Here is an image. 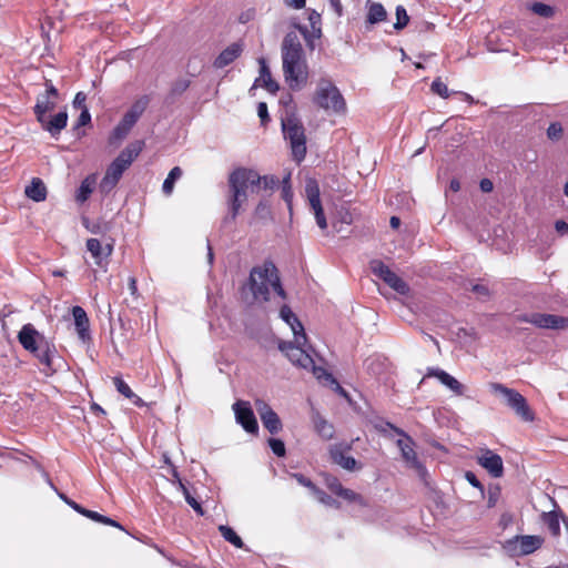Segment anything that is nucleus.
<instances>
[{"label": "nucleus", "mask_w": 568, "mask_h": 568, "mask_svg": "<svg viewBox=\"0 0 568 568\" xmlns=\"http://www.w3.org/2000/svg\"><path fill=\"white\" fill-rule=\"evenodd\" d=\"M280 317L291 327L294 335V341L281 342L278 344V348L285 353L287 358L294 365L304 369H311L320 382H323L327 385L335 383V378L331 373L322 367L315 366L312 355L314 351L312 346L307 345L304 326L287 305L282 306L280 311Z\"/></svg>", "instance_id": "f257e3e1"}, {"label": "nucleus", "mask_w": 568, "mask_h": 568, "mask_svg": "<svg viewBox=\"0 0 568 568\" xmlns=\"http://www.w3.org/2000/svg\"><path fill=\"white\" fill-rule=\"evenodd\" d=\"M284 80L293 91L302 90L308 81V65L296 33H287L282 43Z\"/></svg>", "instance_id": "f03ea898"}, {"label": "nucleus", "mask_w": 568, "mask_h": 568, "mask_svg": "<svg viewBox=\"0 0 568 568\" xmlns=\"http://www.w3.org/2000/svg\"><path fill=\"white\" fill-rule=\"evenodd\" d=\"M247 286L255 301H268L271 291H274L282 298L286 297L285 291L281 285L277 268L272 262H265L253 267Z\"/></svg>", "instance_id": "7ed1b4c3"}, {"label": "nucleus", "mask_w": 568, "mask_h": 568, "mask_svg": "<svg viewBox=\"0 0 568 568\" xmlns=\"http://www.w3.org/2000/svg\"><path fill=\"white\" fill-rule=\"evenodd\" d=\"M143 141H134L123 149L120 154L112 161L100 182L99 189L101 193H110L122 178L125 170L139 156L143 149Z\"/></svg>", "instance_id": "20e7f679"}, {"label": "nucleus", "mask_w": 568, "mask_h": 568, "mask_svg": "<svg viewBox=\"0 0 568 568\" xmlns=\"http://www.w3.org/2000/svg\"><path fill=\"white\" fill-rule=\"evenodd\" d=\"M313 103L329 115L346 112V102L343 94L328 78H321L317 81L313 93Z\"/></svg>", "instance_id": "39448f33"}, {"label": "nucleus", "mask_w": 568, "mask_h": 568, "mask_svg": "<svg viewBox=\"0 0 568 568\" xmlns=\"http://www.w3.org/2000/svg\"><path fill=\"white\" fill-rule=\"evenodd\" d=\"M258 182V173L254 170L239 169L235 170L229 179L232 197L230 201L231 219L235 220L242 204L247 200L251 186Z\"/></svg>", "instance_id": "423d86ee"}, {"label": "nucleus", "mask_w": 568, "mask_h": 568, "mask_svg": "<svg viewBox=\"0 0 568 568\" xmlns=\"http://www.w3.org/2000/svg\"><path fill=\"white\" fill-rule=\"evenodd\" d=\"M282 129L285 140L290 142L293 158L302 162L306 155V136L301 121L294 115L282 119Z\"/></svg>", "instance_id": "0eeeda50"}, {"label": "nucleus", "mask_w": 568, "mask_h": 568, "mask_svg": "<svg viewBox=\"0 0 568 568\" xmlns=\"http://www.w3.org/2000/svg\"><path fill=\"white\" fill-rule=\"evenodd\" d=\"M490 390L500 395L506 399V404L515 410V413L525 422H532L535 418L534 413L531 412L529 405L527 404L526 398L513 388H508L507 386L500 383H491L489 385Z\"/></svg>", "instance_id": "6e6552de"}, {"label": "nucleus", "mask_w": 568, "mask_h": 568, "mask_svg": "<svg viewBox=\"0 0 568 568\" xmlns=\"http://www.w3.org/2000/svg\"><path fill=\"white\" fill-rule=\"evenodd\" d=\"M544 537L539 535H518L503 542V549L510 557H521L534 554L542 547Z\"/></svg>", "instance_id": "1a4fd4ad"}, {"label": "nucleus", "mask_w": 568, "mask_h": 568, "mask_svg": "<svg viewBox=\"0 0 568 568\" xmlns=\"http://www.w3.org/2000/svg\"><path fill=\"white\" fill-rule=\"evenodd\" d=\"M385 425L403 437L397 440V446L402 453V457L410 467L415 468L417 473L423 476L426 473V469L417 459L413 439L406 435L404 430L394 426L393 424L387 422Z\"/></svg>", "instance_id": "9d476101"}, {"label": "nucleus", "mask_w": 568, "mask_h": 568, "mask_svg": "<svg viewBox=\"0 0 568 568\" xmlns=\"http://www.w3.org/2000/svg\"><path fill=\"white\" fill-rule=\"evenodd\" d=\"M372 273L383 280L389 287L402 295H406L409 291L408 285L395 274L386 264L379 260H373L369 263Z\"/></svg>", "instance_id": "9b49d317"}, {"label": "nucleus", "mask_w": 568, "mask_h": 568, "mask_svg": "<svg viewBox=\"0 0 568 568\" xmlns=\"http://www.w3.org/2000/svg\"><path fill=\"white\" fill-rule=\"evenodd\" d=\"M305 195L308 201L310 207L314 213L316 224L320 229L327 227V221L322 207L320 186L315 179H307L305 183Z\"/></svg>", "instance_id": "f8f14e48"}, {"label": "nucleus", "mask_w": 568, "mask_h": 568, "mask_svg": "<svg viewBox=\"0 0 568 568\" xmlns=\"http://www.w3.org/2000/svg\"><path fill=\"white\" fill-rule=\"evenodd\" d=\"M520 321L530 323L539 328L562 329L568 327V318L554 314L531 313L521 316Z\"/></svg>", "instance_id": "ddd939ff"}, {"label": "nucleus", "mask_w": 568, "mask_h": 568, "mask_svg": "<svg viewBox=\"0 0 568 568\" xmlns=\"http://www.w3.org/2000/svg\"><path fill=\"white\" fill-rule=\"evenodd\" d=\"M254 407L258 414L263 426L271 433L277 434L282 430L283 425L278 415L272 409V407L263 399H255Z\"/></svg>", "instance_id": "4468645a"}, {"label": "nucleus", "mask_w": 568, "mask_h": 568, "mask_svg": "<svg viewBox=\"0 0 568 568\" xmlns=\"http://www.w3.org/2000/svg\"><path fill=\"white\" fill-rule=\"evenodd\" d=\"M236 422L250 434H257L258 425L248 402L237 400L233 404Z\"/></svg>", "instance_id": "2eb2a0df"}, {"label": "nucleus", "mask_w": 568, "mask_h": 568, "mask_svg": "<svg viewBox=\"0 0 568 568\" xmlns=\"http://www.w3.org/2000/svg\"><path fill=\"white\" fill-rule=\"evenodd\" d=\"M87 250L90 252L94 263L102 268H105L109 257L113 252V244L108 243L102 245L98 239H89L87 241Z\"/></svg>", "instance_id": "dca6fc26"}, {"label": "nucleus", "mask_w": 568, "mask_h": 568, "mask_svg": "<svg viewBox=\"0 0 568 568\" xmlns=\"http://www.w3.org/2000/svg\"><path fill=\"white\" fill-rule=\"evenodd\" d=\"M18 339L22 347L30 353L38 349L40 341H47L39 334L32 324H26L22 326L18 334Z\"/></svg>", "instance_id": "f3484780"}, {"label": "nucleus", "mask_w": 568, "mask_h": 568, "mask_svg": "<svg viewBox=\"0 0 568 568\" xmlns=\"http://www.w3.org/2000/svg\"><path fill=\"white\" fill-rule=\"evenodd\" d=\"M478 464L484 467L493 477L498 478L503 476L504 466L503 459L499 455L486 449L481 456L478 457Z\"/></svg>", "instance_id": "a211bd4d"}, {"label": "nucleus", "mask_w": 568, "mask_h": 568, "mask_svg": "<svg viewBox=\"0 0 568 568\" xmlns=\"http://www.w3.org/2000/svg\"><path fill=\"white\" fill-rule=\"evenodd\" d=\"M425 377H436L444 386L455 395L462 396L465 387L450 374L440 368H428Z\"/></svg>", "instance_id": "6ab92c4d"}, {"label": "nucleus", "mask_w": 568, "mask_h": 568, "mask_svg": "<svg viewBox=\"0 0 568 568\" xmlns=\"http://www.w3.org/2000/svg\"><path fill=\"white\" fill-rule=\"evenodd\" d=\"M349 449V446L334 445L331 447L329 455L332 460L339 465L342 468L346 470H354L356 468L357 462L354 457L347 455Z\"/></svg>", "instance_id": "aec40b11"}, {"label": "nucleus", "mask_w": 568, "mask_h": 568, "mask_svg": "<svg viewBox=\"0 0 568 568\" xmlns=\"http://www.w3.org/2000/svg\"><path fill=\"white\" fill-rule=\"evenodd\" d=\"M42 129L50 133L51 136H58L60 132L67 126L68 113L60 111L51 118L44 116L42 121H38Z\"/></svg>", "instance_id": "412c9836"}, {"label": "nucleus", "mask_w": 568, "mask_h": 568, "mask_svg": "<svg viewBox=\"0 0 568 568\" xmlns=\"http://www.w3.org/2000/svg\"><path fill=\"white\" fill-rule=\"evenodd\" d=\"M45 366V373H53V356L55 348L48 341H40L38 349L32 353Z\"/></svg>", "instance_id": "4be33fe9"}, {"label": "nucleus", "mask_w": 568, "mask_h": 568, "mask_svg": "<svg viewBox=\"0 0 568 568\" xmlns=\"http://www.w3.org/2000/svg\"><path fill=\"white\" fill-rule=\"evenodd\" d=\"M72 315L79 338L85 342L90 338V322L87 312L81 306H73Z\"/></svg>", "instance_id": "5701e85b"}, {"label": "nucleus", "mask_w": 568, "mask_h": 568, "mask_svg": "<svg viewBox=\"0 0 568 568\" xmlns=\"http://www.w3.org/2000/svg\"><path fill=\"white\" fill-rule=\"evenodd\" d=\"M243 51V47L241 43H232L226 49H224L215 59L214 67L217 69L225 68L231 64L235 59H237Z\"/></svg>", "instance_id": "b1692460"}, {"label": "nucleus", "mask_w": 568, "mask_h": 568, "mask_svg": "<svg viewBox=\"0 0 568 568\" xmlns=\"http://www.w3.org/2000/svg\"><path fill=\"white\" fill-rule=\"evenodd\" d=\"M24 193L27 197L34 202H42L47 199V187L39 178H33L29 185L26 186Z\"/></svg>", "instance_id": "393cba45"}, {"label": "nucleus", "mask_w": 568, "mask_h": 568, "mask_svg": "<svg viewBox=\"0 0 568 568\" xmlns=\"http://www.w3.org/2000/svg\"><path fill=\"white\" fill-rule=\"evenodd\" d=\"M260 77L255 80V85H262L268 92L275 93L278 90V84L272 79L271 71L264 59L260 60Z\"/></svg>", "instance_id": "a878e982"}, {"label": "nucleus", "mask_w": 568, "mask_h": 568, "mask_svg": "<svg viewBox=\"0 0 568 568\" xmlns=\"http://www.w3.org/2000/svg\"><path fill=\"white\" fill-rule=\"evenodd\" d=\"M55 99L57 98L44 93L38 97L37 103L33 108L38 121H42V119L47 116V112L53 110L55 106Z\"/></svg>", "instance_id": "bb28decb"}, {"label": "nucleus", "mask_w": 568, "mask_h": 568, "mask_svg": "<svg viewBox=\"0 0 568 568\" xmlns=\"http://www.w3.org/2000/svg\"><path fill=\"white\" fill-rule=\"evenodd\" d=\"M95 184H97V175L95 174L88 175L81 182V185L78 189L77 194H75V200L79 203H84L89 199L91 193L93 192Z\"/></svg>", "instance_id": "cd10ccee"}, {"label": "nucleus", "mask_w": 568, "mask_h": 568, "mask_svg": "<svg viewBox=\"0 0 568 568\" xmlns=\"http://www.w3.org/2000/svg\"><path fill=\"white\" fill-rule=\"evenodd\" d=\"M149 103V99L146 97H143L135 101L132 106L129 109V111L123 115V118L130 122L131 124H135L140 116L143 114L144 110L146 109Z\"/></svg>", "instance_id": "c85d7f7f"}, {"label": "nucleus", "mask_w": 568, "mask_h": 568, "mask_svg": "<svg viewBox=\"0 0 568 568\" xmlns=\"http://www.w3.org/2000/svg\"><path fill=\"white\" fill-rule=\"evenodd\" d=\"M541 521L548 527L554 537H558L560 535L559 515L555 510L542 513Z\"/></svg>", "instance_id": "c756f323"}, {"label": "nucleus", "mask_w": 568, "mask_h": 568, "mask_svg": "<svg viewBox=\"0 0 568 568\" xmlns=\"http://www.w3.org/2000/svg\"><path fill=\"white\" fill-rule=\"evenodd\" d=\"M387 12L383 4L378 2H372L368 6V12H367V22L371 24H375L378 22H382L386 19Z\"/></svg>", "instance_id": "7c9ffc66"}, {"label": "nucleus", "mask_w": 568, "mask_h": 568, "mask_svg": "<svg viewBox=\"0 0 568 568\" xmlns=\"http://www.w3.org/2000/svg\"><path fill=\"white\" fill-rule=\"evenodd\" d=\"M182 176V170L180 166H174L168 174L163 182L162 191L165 195H171L174 189L175 182Z\"/></svg>", "instance_id": "2f4dec72"}, {"label": "nucleus", "mask_w": 568, "mask_h": 568, "mask_svg": "<svg viewBox=\"0 0 568 568\" xmlns=\"http://www.w3.org/2000/svg\"><path fill=\"white\" fill-rule=\"evenodd\" d=\"M219 531L221 532V535L223 536V538L226 541H229L236 548L243 547V541H242L241 537L237 536V534L231 527L221 525V526H219Z\"/></svg>", "instance_id": "473e14b6"}, {"label": "nucleus", "mask_w": 568, "mask_h": 568, "mask_svg": "<svg viewBox=\"0 0 568 568\" xmlns=\"http://www.w3.org/2000/svg\"><path fill=\"white\" fill-rule=\"evenodd\" d=\"M277 180L273 176H268V175H264V176H261L258 174V182H255L252 186H251V192L254 193H258L261 189H264V190H273L274 186L277 184Z\"/></svg>", "instance_id": "72a5a7b5"}, {"label": "nucleus", "mask_w": 568, "mask_h": 568, "mask_svg": "<svg viewBox=\"0 0 568 568\" xmlns=\"http://www.w3.org/2000/svg\"><path fill=\"white\" fill-rule=\"evenodd\" d=\"M316 432L324 438H331L333 436V426L324 418L318 417L315 419Z\"/></svg>", "instance_id": "f704fd0d"}, {"label": "nucleus", "mask_w": 568, "mask_h": 568, "mask_svg": "<svg viewBox=\"0 0 568 568\" xmlns=\"http://www.w3.org/2000/svg\"><path fill=\"white\" fill-rule=\"evenodd\" d=\"M337 496L349 503H355L358 504L359 506H366L364 498L352 489L344 488Z\"/></svg>", "instance_id": "c9c22d12"}, {"label": "nucleus", "mask_w": 568, "mask_h": 568, "mask_svg": "<svg viewBox=\"0 0 568 568\" xmlns=\"http://www.w3.org/2000/svg\"><path fill=\"white\" fill-rule=\"evenodd\" d=\"M430 90L433 93L439 95L443 99H447L450 95V91L440 78H437L433 81Z\"/></svg>", "instance_id": "e433bc0d"}, {"label": "nucleus", "mask_w": 568, "mask_h": 568, "mask_svg": "<svg viewBox=\"0 0 568 568\" xmlns=\"http://www.w3.org/2000/svg\"><path fill=\"white\" fill-rule=\"evenodd\" d=\"M529 9L537 16L549 18L554 13V9L541 2H534L529 6Z\"/></svg>", "instance_id": "4c0bfd02"}, {"label": "nucleus", "mask_w": 568, "mask_h": 568, "mask_svg": "<svg viewBox=\"0 0 568 568\" xmlns=\"http://www.w3.org/2000/svg\"><path fill=\"white\" fill-rule=\"evenodd\" d=\"M409 17L407 14L406 9L403 6L396 7V22L394 24V28L396 30H402L408 24Z\"/></svg>", "instance_id": "58836bf2"}, {"label": "nucleus", "mask_w": 568, "mask_h": 568, "mask_svg": "<svg viewBox=\"0 0 568 568\" xmlns=\"http://www.w3.org/2000/svg\"><path fill=\"white\" fill-rule=\"evenodd\" d=\"M113 384L116 388V390L122 394L126 398L134 397V393L130 388V386L119 376L113 378Z\"/></svg>", "instance_id": "ea45409f"}, {"label": "nucleus", "mask_w": 568, "mask_h": 568, "mask_svg": "<svg viewBox=\"0 0 568 568\" xmlns=\"http://www.w3.org/2000/svg\"><path fill=\"white\" fill-rule=\"evenodd\" d=\"M129 133L124 131L121 126L116 125L109 136V143L111 145H119Z\"/></svg>", "instance_id": "a19ab883"}, {"label": "nucleus", "mask_w": 568, "mask_h": 568, "mask_svg": "<svg viewBox=\"0 0 568 568\" xmlns=\"http://www.w3.org/2000/svg\"><path fill=\"white\" fill-rule=\"evenodd\" d=\"M268 446L272 449L273 454L276 455L277 457L285 456L286 449H285V444L282 439L270 438Z\"/></svg>", "instance_id": "79ce46f5"}, {"label": "nucleus", "mask_w": 568, "mask_h": 568, "mask_svg": "<svg viewBox=\"0 0 568 568\" xmlns=\"http://www.w3.org/2000/svg\"><path fill=\"white\" fill-rule=\"evenodd\" d=\"M181 488L183 490L186 503L199 514L203 515V509L201 504L190 494L187 488L181 484Z\"/></svg>", "instance_id": "37998d69"}, {"label": "nucleus", "mask_w": 568, "mask_h": 568, "mask_svg": "<svg viewBox=\"0 0 568 568\" xmlns=\"http://www.w3.org/2000/svg\"><path fill=\"white\" fill-rule=\"evenodd\" d=\"M315 496L317 497L320 503L324 504L325 506L334 508L339 507V503L337 500H335L334 498H332L331 496H328L327 494L320 489L315 490Z\"/></svg>", "instance_id": "c03bdc74"}, {"label": "nucleus", "mask_w": 568, "mask_h": 568, "mask_svg": "<svg viewBox=\"0 0 568 568\" xmlns=\"http://www.w3.org/2000/svg\"><path fill=\"white\" fill-rule=\"evenodd\" d=\"M325 484L327 488L335 495H339L341 491L344 489L341 481L333 476H326Z\"/></svg>", "instance_id": "a18cd8bd"}, {"label": "nucleus", "mask_w": 568, "mask_h": 568, "mask_svg": "<svg viewBox=\"0 0 568 568\" xmlns=\"http://www.w3.org/2000/svg\"><path fill=\"white\" fill-rule=\"evenodd\" d=\"M293 478H295L300 485L310 488L314 494H315V490H317V488L314 486V484L305 476H303L301 474H294Z\"/></svg>", "instance_id": "49530a36"}, {"label": "nucleus", "mask_w": 568, "mask_h": 568, "mask_svg": "<svg viewBox=\"0 0 568 568\" xmlns=\"http://www.w3.org/2000/svg\"><path fill=\"white\" fill-rule=\"evenodd\" d=\"M288 180H290V176H287L284 180L285 184H284L283 190H282V196L285 200V202L288 204V206L291 207V202H292L293 193H292V190H291V185L288 184Z\"/></svg>", "instance_id": "de8ad7c7"}, {"label": "nucleus", "mask_w": 568, "mask_h": 568, "mask_svg": "<svg viewBox=\"0 0 568 568\" xmlns=\"http://www.w3.org/2000/svg\"><path fill=\"white\" fill-rule=\"evenodd\" d=\"M514 523V516L511 513L505 511L499 518V527L503 529L508 528Z\"/></svg>", "instance_id": "09e8293b"}, {"label": "nucleus", "mask_w": 568, "mask_h": 568, "mask_svg": "<svg viewBox=\"0 0 568 568\" xmlns=\"http://www.w3.org/2000/svg\"><path fill=\"white\" fill-rule=\"evenodd\" d=\"M90 122H91V114H90L88 108H83V110H81L80 116L78 119V126L88 125Z\"/></svg>", "instance_id": "8fccbe9b"}, {"label": "nucleus", "mask_w": 568, "mask_h": 568, "mask_svg": "<svg viewBox=\"0 0 568 568\" xmlns=\"http://www.w3.org/2000/svg\"><path fill=\"white\" fill-rule=\"evenodd\" d=\"M561 125L558 124V123H552L549 125L548 130H547V134L550 139H558L561 134Z\"/></svg>", "instance_id": "3c124183"}, {"label": "nucleus", "mask_w": 568, "mask_h": 568, "mask_svg": "<svg viewBox=\"0 0 568 568\" xmlns=\"http://www.w3.org/2000/svg\"><path fill=\"white\" fill-rule=\"evenodd\" d=\"M85 101L87 95L83 92H78L73 100V106L83 110V108H87Z\"/></svg>", "instance_id": "603ef678"}, {"label": "nucleus", "mask_w": 568, "mask_h": 568, "mask_svg": "<svg viewBox=\"0 0 568 568\" xmlns=\"http://www.w3.org/2000/svg\"><path fill=\"white\" fill-rule=\"evenodd\" d=\"M257 114L262 121V123H265L268 120V112H267V105L265 102H260L257 105Z\"/></svg>", "instance_id": "864d4df0"}, {"label": "nucleus", "mask_w": 568, "mask_h": 568, "mask_svg": "<svg viewBox=\"0 0 568 568\" xmlns=\"http://www.w3.org/2000/svg\"><path fill=\"white\" fill-rule=\"evenodd\" d=\"M285 6L295 10L303 9L306 4V0H283Z\"/></svg>", "instance_id": "5fc2aeb1"}, {"label": "nucleus", "mask_w": 568, "mask_h": 568, "mask_svg": "<svg viewBox=\"0 0 568 568\" xmlns=\"http://www.w3.org/2000/svg\"><path fill=\"white\" fill-rule=\"evenodd\" d=\"M255 214L265 217L270 214V207L266 203L260 202L258 205L255 209Z\"/></svg>", "instance_id": "6e6d98bb"}, {"label": "nucleus", "mask_w": 568, "mask_h": 568, "mask_svg": "<svg viewBox=\"0 0 568 568\" xmlns=\"http://www.w3.org/2000/svg\"><path fill=\"white\" fill-rule=\"evenodd\" d=\"M83 516H85V517H88V518H90V519H92V520H94L97 523H101V524H102L103 518H104L103 515H101V514H99L97 511H93V510H89V509H85Z\"/></svg>", "instance_id": "4d7b16f0"}, {"label": "nucleus", "mask_w": 568, "mask_h": 568, "mask_svg": "<svg viewBox=\"0 0 568 568\" xmlns=\"http://www.w3.org/2000/svg\"><path fill=\"white\" fill-rule=\"evenodd\" d=\"M479 185L480 190L486 193L491 192L494 189V184L489 179H483Z\"/></svg>", "instance_id": "13d9d810"}, {"label": "nucleus", "mask_w": 568, "mask_h": 568, "mask_svg": "<svg viewBox=\"0 0 568 568\" xmlns=\"http://www.w3.org/2000/svg\"><path fill=\"white\" fill-rule=\"evenodd\" d=\"M44 94H49V95H52L53 98H58V90L55 89V87L52 84V82L50 80L45 81Z\"/></svg>", "instance_id": "bf43d9fd"}, {"label": "nucleus", "mask_w": 568, "mask_h": 568, "mask_svg": "<svg viewBox=\"0 0 568 568\" xmlns=\"http://www.w3.org/2000/svg\"><path fill=\"white\" fill-rule=\"evenodd\" d=\"M466 479L469 481V484L474 487L480 488L481 485L479 480L477 479L476 475L471 471L466 473Z\"/></svg>", "instance_id": "052dcab7"}, {"label": "nucleus", "mask_w": 568, "mask_h": 568, "mask_svg": "<svg viewBox=\"0 0 568 568\" xmlns=\"http://www.w3.org/2000/svg\"><path fill=\"white\" fill-rule=\"evenodd\" d=\"M65 504H68L72 509H74L75 511H78L81 515H83L85 511V508H83L82 506H80L79 504H77L75 501H73L71 499H65Z\"/></svg>", "instance_id": "680f3d73"}, {"label": "nucleus", "mask_w": 568, "mask_h": 568, "mask_svg": "<svg viewBox=\"0 0 568 568\" xmlns=\"http://www.w3.org/2000/svg\"><path fill=\"white\" fill-rule=\"evenodd\" d=\"M555 227L559 233L568 232V224L565 221H557Z\"/></svg>", "instance_id": "e2e57ef3"}, {"label": "nucleus", "mask_w": 568, "mask_h": 568, "mask_svg": "<svg viewBox=\"0 0 568 568\" xmlns=\"http://www.w3.org/2000/svg\"><path fill=\"white\" fill-rule=\"evenodd\" d=\"M129 290L132 295H136L138 286H136V280L134 277L129 278Z\"/></svg>", "instance_id": "0e129e2a"}, {"label": "nucleus", "mask_w": 568, "mask_h": 568, "mask_svg": "<svg viewBox=\"0 0 568 568\" xmlns=\"http://www.w3.org/2000/svg\"><path fill=\"white\" fill-rule=\"evenodd\" d=\"M332 387H334V389L341 394L342 396L344 397H347V393L345 392V389L338 384V382L335 379V383H331L329 384Z\"/></svg>", "instance_id": "69168bd1"}, {"label": "nucleus", "mask_w": 568, "mask_h": 568, "mask_svg": "<svg viewBox=\"0 0 568 568\" xmlns=\"http://www.w3.org/2000/svg\"><path fill=\"white\" fill-rule=\"evenodd\" d=\"M118 125L121 126L128 133H130L131 129L134 126L133 124L128 122L124 118H122V120L120 121V123Z\"/></svg>", "instance_id": "338daca9"}, {"label": "nucleus", "mask_w": 568, "mask_h": 568, "mask_svg": "<svg viewBox=\"0 0 568 568\" xmlns=\"http://www.w3.org/2000/svg\"><path fill=\"white\" fill-rule=\"evenodd\" d=\"M118 125L121 126L128 133H130L131 129L134 126L133 124L128 122L124 118H122V120L120 121V123Z\"/></svg>", "instance_id": "774afa93"}]
</instances>
